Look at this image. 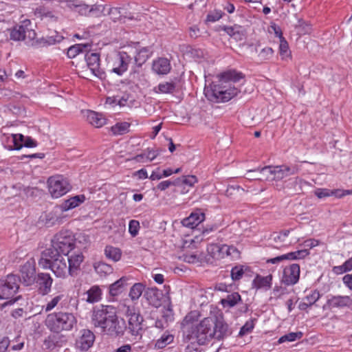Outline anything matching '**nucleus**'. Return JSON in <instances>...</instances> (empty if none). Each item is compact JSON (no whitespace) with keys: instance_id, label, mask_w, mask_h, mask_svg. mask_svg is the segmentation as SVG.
<instances>
[{"instance_id":"nucleus-1","label":"nucleus","mask_w":352,"mask_h":352,"mask_svg":"<svg viewBox=\"0 0 352 352\" xmlns=\"http://www.w3.org/2000/svg\"><path fill=\"white\" fill-rule=\"evenodd\" d=\"M214 319L205 318L197 323L192 313L186 316L181 323L182 339L184 342H191L198 345L205 344L213 338Z\"/></svg>"},{"instance_id":"nucleus-2","label":"nucleus","mask_w":352,"mask_h":352,"mask_svg":"<svg viewBox=\"0 0 352 352\" xmlns=\"http://www.w3.org/2000/svg\"><path fill=\"white\" fill-rule=\"evenodd\" d=\"M242 78H243V74L235 70L223 72L219 76L217 83L213 82L205 87V96L212 102H228L239 93L238 88L232 84Z\"/></svg>"},{"instance_id":"nucleus-3","label":"nucleus","mask_w":352,"mask_h":352,"mask_svg":"<svg viewBox=\"0 0 352 352\" xmlns=\"http://www.w3.org/2000/svg\"><path fill=\"white\" fill-rule=\"evenodd\" d=\"M91 322L101 332L114 337L122 336L126 329L124 320L119 319L114 307L109 305L95 308L91 315Z\"/></svg>"},{"instance_id":"nucleus-4","label":"nucleus","mask_w":352,"mask_h":352,"mask_svg":"<svg viewBox=\"0 0 352 352\" xmlns=\"http://www.w3.org/2000/svg\"><path fill=\"white\" fill-rule=\"evenodd\" d=\"M74 249V239L68 230H61L52 239V245L43 252L44 259L54 257V254L68 255Z\"/></svg>"},{"instance_id":"nucleus-5","label":"nucleus","mask_w":352,"mask_h":352,"mask_svg":"<svg viewBox=\"0 0 352 352\" xmlns=\"http://www.w3.org/2000/svg\"><path fill=\"white\" fill-rule=\"evenodd\" d=\"M76 322V318L73 314L61 311L49 314L45 320L47 327L56 333L72 330Z\"/></svg>"},{"instance_id":"nucleus-6","label":"nucleus","mask_w":352,"mask_h":352,"mask_svg":"<svg viewBox=\"0 0 352 352\" xmlns=\"http://www.w3.org/2000/svg\"><path fill=\"white\" fill-rule=\"evenodd\" d=\"M38 265L43 268H50L58 278H65L67 274H69V267L66 258L60 254H54V257L45 260L42 253Z\"/></svg>"},{"instance_id":"nucleus-7","label":"nucleus","mask_w":352,"mask_h":352,"mask_svg":"<svg viewBox=\"0 0 352 352\" xmlns=\"http://www.w3.org/2000/svg\"><path fill=\"white\" fill-rule=\"evenodd\" d=\"M36 33L34 30L28 29L25 27V42L28 45L33 47H41L54 45L60 43L63 36L59 34L56 31L52 32V35H47L39 39H36Z\"/></svg>"},{"instance_id":"nucleus-8","label":"nucleus","mask_w":352,"mask_h":352,"mask_svg":"<svg viewBox=\"0 0 352 352\" xmlns=\"http://www.w3.org/2000/svg\"><path fill=\"white\" fill-rule=\"evenodd\" d=\"M48 190L52 197L58 198L70 190L68 181L62 175L51 177L47 180Z\"/></svg>"},{"instance_id":"nucleus-9","label":"nucleus","mask_w":352,"mask_h":352,"mask_svg":"<svg viewBox=\"0 0 352 352\" xmlns=\"http://www.w3.org/2000/svg\"><path fill=\"white\" fill-rule=\"evenodd\" d=\"M19 281V277L14 274H9L5 279L0 280V299L12 298L18 292Z\"/></svg>"},{"instance_id":"nucleus-10","label":"nucleus","mask_w":352,"mask_h":352,"mask_svg":"<svg viewBox=\"0 0 352 352\" xmlns=\"http://www.w3.org/2000/svg\"><path fill=\"white\" fill-rule=\"evenodd\" d=\"M132 57L126 52H119L113 59L111 72L122 76L127 69Z\"/></svg>"},{"instance_id":"nucleus-11","label":"nucleus","mask_w":352,"mask_h":352,"mask_svg":"<svg viewBox=\"0 0 352 352\" xmlns=\"http://www.w3.org/2000/svg\"><path fill=\"white\" fill-rule=\"evenodd\" d=\"M66 261L69 267V274L71 276H75L78 274L80 265L84 260V256L80 250L71 251L68 255Z\"/></svg>"},{"instance_id":"nucleus-12","label":"nucleus","mask_w":352,"mask_h":352,"mask_svg":"<svg viewBox=\"0 0 352 352\" xmlns=\"http://www.w3.org/2000/svg\"><path fill=\"white\" fill-rule=\"evenodd\" d=\"M85 60L88 68L95 76L101 80L106 78L105 72L100 67V56L98 54H87Z\"/></svg>"},{"instance_id":"nucleus-13","label":"nucleus","mask_w":352,"mask_h":352,"mask_svg":"<svg viewBox=\"0 0 352 352\" xmlns=\"http://www.w3.org/2000/svg\"><path fill=\"white\" fill-rule=\"evenodd\" d=\"M299 276L300 266L294 263L284 269L282 282L286 285H293L298 281Z\"/></svg>"},{"instance_id":"nucleus-14","label":"nucleus","mask_w":352,"mask_h":352,"mask_svg":"<svg viewBox=\"0 0 352 352\" xmlns=\"http://www.w3.org/2000/svg\"><path fill=\"white\" fill-rule=\"evenodd\" d=\"M36 269L33 262L28 261L21 268V275L23 283L28 286L36 280Z\"/></svg>"},{"instance_id":"nucleus-15","label":"nucleus","mask_w":352,"mask_h":352,"mask_svg":"<svg viewBox=\"0 0 352 352\" xmlns=\"http://www.w3.org/2000/svg\"><path fill=\"white\" fill-rule=\"evenodd\" d=\"M63 212L59 206L54 207L52 211L45 214L44 220L45 225L50 227L61 224L65 217Z\"/></svg>"},{"instance_id":"nucleus-16","label":"nucleus","mask_w":352,"mask_h":352,"mask_svg":"<svg viewBox=\"0 0 352 352\" xmlns=\"http://www.w3.org/2000/svg\"><path fill=\"white\" fill-rule=\"evenodd\" d=\"M298 168L296 166H274V181H280L288 176L297 173Z\"/></svg>"},{"instance_id":"nucleus-17","label":"nucleus","mask_w":352,"mask_h":352,"mask_svg":"<svg viewBox=\"0 0 352 352\" xmlns=\"http://www.w3.org/2000/svg\"><path fill=\"white\" fill-rule=\"evenodd\" d=\"M314 195L319 199L331 196H334L337 198H342L346 195H352V190H330L328 188H317L314 192Z\"/></svg>"},{"instance_id":"nucleus-18","label":"nucleus","mask_w":352,"mask_h":352,"mask_svg":"<svg viewBox=\"0 0 352 352\" xmlns=\"http://www.w3.org/2000/svg\"><path fill=\"white\" fill-rule=\"evenodd\" d=\"M144 297L151 305L159 307L162 305L163 294L156 287H149L145 289Z\"/></svg>"},{"instance_id":"nucleus-19","label":"nucleus","mask_w":352,"mask_h":352,"mask_svg":"<svg viewBox=\"0 0 352 352\" xmlns=\"http://www.w3.org/2000/svg\"><path fill=\"white\" fill-rule=\"evenodd\" d=\"M143 317L139 314H133L129 317V325L127 329L129 332L133 336H141L142 331V323Z\"/></svg>"},{"instance_id":"nucleus-20","label":"nucleus","mask_w":352,"mask_h":352,"mask_svg":"<svg viewBox=\"0 0 352 352\" xmlns=\"http://www.w3.org/2000/svg\"><path fill=\"white\" fill-rule=\"evenodd\" d=\"M35 281L38 287V290L41 294L45 295L50 292L53 279L49 274H38Z\"/></svg>"},{"instance_id":"nucleus-21","label":"nucleus","mask_w":352,"mask_h":352,"mask_svg":"<svg viewBox=\"0 0 352 352\" xmlns=\"http://www.w3.org/2000/svg\"><path fill=\"white\" fill-rule=\"evenodd\" d=\"M94 334L88 329L82 331V335L76 341V346L81 351H87L94 344Z\"/></svg>"},{"instance_id":"nucleus-22","label":"nucleus","mask_w":352,"mask_h":352,"mask_svg":"<svg viewBox=\"0 0 352 352\" xmlns=\"http://www.w3.org/2000/svg\"><path fill=\"white\" fill-rule=\"evenodd\" d=\"M258 172V175L251 176L250 179L274 181V166H267L261 168L250 170L248 173Z\"/></svg>"},{"instance_id":"nucleus-23","label":"nucleus","mask_w":352,"mask_h":352,"mask_svg":"<svg viewBox=\"0 0 352 352\" xmlns=\"http://www.w3.org/2000/svg\"><path fill=\"white\" fill-rule=\"evenodd\" d=\"M170 69V61L166 58H159L154 60L152 65L153 71L159 75L167 74Z\"/></svg>"},{"instance_id":"nucleus-24","label":"nucleus","mask_w":352,"mask_h":352,"mask_svg":"<svg viewBox=\"0 0 352 352\" xmlns=\"http://www.w3.org/2000/svg\"><path fill=\"white\" fill-rule=\"evenodd\" d=\"M213 330L215 331L213 337L218 340L223 339L231 333L228 325L221 320L214 319Z\"/></svg>"},{"instance_id":"nucleus-25","label":"nucleus","mask_w":352,"mask_h":352,"mask_svg":"<svg viewBox=\"0 0 352 352\" xmlns=\"http://www.w3.org/2000/svg\"><path fill=\"white\" fill-rule=\"evenodd\" d=\"M85 201V196L84 195H79L72 197L63 202L59 206L63 212L73 209L78 206L80 204Z\"/></svg>"},{"instance_id":"nucleus-26","label":"nucleus","mask_w":352,"mask_h":352,"mask_svg":"<svg viewBox=\"0 0 352 352\" xmlns=\"http://www.w3.org/2000/svg\"><path fill=\"white\" fill-rule=\"evenodd\" d=\"M87 120L92 126L96 128L102 127L107 122L104 115L93 111H87Z\"/></svg>"},{"instance_id":"nucleus-27","label":"nucleus","mask_w":352,"mask_h":352,"mask_svg":"<svg viewBox=\"0 0 352 352\" xmlns=\"http://www.w3.org/2000/svg\"><path fill=\"white\" fill-rule=\"evenodd\" d=\"M331 307H344L352 306V299L348 296H333L327 301Z\"/></svg>"},{"instance_id":"nucleus-28","label":"nucleus","mask_w":352,"mask_h":352,"mask_svg":"<svg viewBox=\"0 0 352 352\" xmlns=\"http://www.w3.org/2000/svg\"><path fill=\"white\" fill-rule=\"evenodd\" d=\"M205 219V214L201 212H192L191 214L182 221L184 226L194 228L198 226Z\"/></svg>"},{"instance_id":"nucleus-29","label":"nucleus","mask_w":352,"mask_h":352,"mask_svg":"<svg viewBox=\"0 0 352 352\" xmlns=\"http://www.w3.org/2000/svg\"><path fill=\"white\" fill-rule=\"evenodd\" d=\"M272 280V276L268 275L266 276H261L260 275H256L254 279L253 280L252 285L253 287L256 289H270L271 287Z\"/></svg>"},{"instance_id":"nucleus-30","label":"nucleus","mask_w":352,"mask_h":352,"mask_svg":"<svg viewBox=\"0 0 352 352\" xmlns=\"http://www.w3.org/2000/svg\"><path fill=\"white\" fill-rule=\"evenodd\" d=\"M127 278L123 276L109 286V294L111 296H116L121 294L126 285Z\"/></svg>"},{"instance_id":"nucleus-31","label":"nucleus","mask_w":352,"mask_h":352,"mask_svg":"<svg viewBox=\"0 0 352 352\" xmlns=\"http://www.w3.org/2000/svg\"><path fill=\"white\" fill-rule=\"evenodd\" d=\"M91 47L90 43H79L71 46L67 52V56L69 58H75L79 53L86 52Z\"/></svg>"},{"instance_id":"nucleus-32","label":"nucleus","mask_w":352,"mask_h":352,"mask_svg":"<svg viewBox=\"0 0 352 352\" xmlns=\"http://www.w3.org/2000/svg\"><path fill=\"white\" fill-rule=\"evenodd\" d=\"M64 337L60 335L50 336L44 342L45 345L47 349H54L56 347H60L65 342Z\"/></svg>"},{"instance_id":"nucleus-33","label":"nucleus","mask_w":352,"mask_h":352,"mask_svg":"<svg viewBox=\"0 0 352 352\" xmlns=\"http://www.w3.org/2000/svg\"><path fill=\"white\" fill-rule=\"evenodd\" d=\"M289 230H283L279 233H274L271 235L270 239L276 243V245H286L291 243L288 242L287 238L289 234Z\"/></svg>"},{"instance_id":"nucleus-34","label":"nucleus","mask_w":352,"mask_h":352,"mask_svg":"<svg viewBox=\"0 0 352 352\" xmlns=\"http://www.w3.org/2000/svg\"><path fill=\"white\" fill-rule=\"evenodd\" d=\"M144 290L145 291V285L142 283H135L129 291V296L132 301L138 300L142 296Z\"/></svg>"},{"instance_id":"nucleus-35","label":"nucleus","mask_w":352,"mask_h":352,"mask_svg":"<svg viewBox=\"0 0 352 352\" xmlns=\"http://www.w3.org/2000/svg\"><path fill=\"white\" fill-rule=\"evenodd\" d=\"M241 300V296L237 292L228 294L225 298L221 299V303L224 307H232Z\"/></svg>"},{"instance_id":"nucleus-36","label":"nucleus","mask_w":352,"mask_h":352,"mask_svg":"<svg viewBox=\"0 0 352 352\" xmlns=\"http://www.w3.org/2000/svg\"><path fill=\"white\" fill-rule=\"evenodd\" d=\"M10 39L13 41L25 40V27L19 25L14 27L10 32Z\"/></svg>"},{"instance_id":"nucleus-37","label":"nucleus","mask_w":352,"mask_h":352,"mask_svg":"<svg viewBox=\"0 0 352 352\" xmlns=\"http://www.w3.org/2000/svg\"><path fill=\"white\" fill-rule=\"evenodd\" d=\"M176 88V84L174 82H163L160 83L157 87L155 88L156 92L162 94H173Z\"/></svg>"},{"instance_id":"nucleus-38","label":"nucleus","mask_w":352,"mask_h":352,"mask_svg":"<svg viewBox=\"0 0 352 352\" xmlns=\"http://www.w3.org/2000/svg\"><path fill=\"white\" fill-rule=\"evenodd\" d=\"M87 301L90 303H94L100 300L101 289L98 286H93L87 292Z\"/></svg>"},{"instance_id":"nucleus-39","label":"nucleus","mask_w":352,"mask_h":352,"mask_svg":"<svg viewBox=\"0 0 352 352\" xmlns=\"http://www.w3.org/2000/svg\"><path fill=\"white\" fill-rule=\"evenodd\" d=\"M224 31L235 41H242L243 39V34L239 26L225 27Z\"/></svg>"},{"instance_id":"nucleus-40","label":"nucleus","mask_w":352,"mask_h":352,"mask_svg":"<svg viewBox=\"0 0 352 352\" xmlns=\"http://www.w3.org/2000/svg\"><path fill=\"white\" fill-rule=\"evenodd\" d=\"M105 255L113 261H118L121 258V251L119 248L107 246L104 250Z\"/></svg>"},{"instance_id":"nucleus-41","label":"nucleus","mask_w":352,"mask_h":352,"mask_svg":"<svg viewBox=\"0 0 352 352\" xmlns=\"http://www.w3.org/2000/svg\"><path fill=\"white\" fill-rule=\"evenodd\" d=\"M274 54V50L272 48L267 47L263 48L258 52L257 55V60L260 63L265 62L270 60Z\"/></svg>"},{"instance_id":"nucleus-42","label":"nucleus","mask_w":352,"mask_h":352,"mask_svg":"<svg viewBox=\"0 0 352 352\" xmlns=\"http://www.w3.org/2000/svg\"><path fill=\"white\" fill-rule=\"evenodd\" d=\"M248 267L244 265H236L231 270V278L233 280H239L242 277Z\"/></svg>"},{"instance_id":"nucleus-43","label":"nucleus","mask_w":352,"mask_h":352,"mask_svg":"<svg viewBox=\"0 0 352 352\" xmlns=\"http://www.w3.org/2000/svg\"><path fill=\"white\" fill-rule=\"evenodd\" d=\"M148 57V50L146 48H143L138 52L135 56H134V60L138 67H141L142 64L146 61Z\"/></svg>"},{"instance_id":"nucleus-44","label":"nucleus","mask_w":352,"mask_h":352,"mask_svg":"<svg viewBox=\"0 0 352 352\" xmlns=\"http://www.w3.org/2000/svg\"><path fill=\"white\" fill-rule=\"evenodd\" d=\"M280 38V45L279 50L280 54L282 56V58H287L290 56V51L289 50V45L287 42L282 36V32H280L279 35Z\"/></svg>"},{"instance_id":"nucleus-45","label":"nucleus","mask_w":352,"mask_h":352,"mask_svg":"<svg viewBox=\"0 0 352 352\" xmlns=\"http://www.w3.org/2000/svg\"><path fill=\"white\" fill-rule=\"evenodd\" d=\"M173 341V336L169 333H164L160 339L156 341L155 347L163 349L167 344Z\"/></svg>"},{"instance_id":"nucleus-46","label":"nucleus","mask_w":352,"mask_h":352,"mask_svg":"<svg viewBox=\"0 0 352 352\" xmlns=\"http://www.w3.org/2000/svg\"><path fill=\"white\" fill-rule=\"evenodd\" d=\"M129 126L128 122L118 123L111 127V131L115 135H122L128 132Z\"/></svg>"},{"instance_id":"nucleus-47","label":"nucleus","mask_w":352,"mask_h":352,"mask_svg":"<svg viewBox=\"0 0 352 352\" xmlns=\"http://www.w3.org/2000/svg\"><path fill=\"white\" fill-rule=\"evenodd\" d=\"M302 336V333L300 331L298 332H292L287 333L286 335L283 336L278 340L279 343H283L285 342H293L296 340L300 339Z\"/></svg>"},{"instance_id":"nucleus-48","label":"nucleus","mask_w":352,"mask_h":352,"mask_svg":"<svg viewBox=\"0 0 352 352\" xmlns=\"http://www.w3.org/2000/svg\"><path fill=\"white\" fill-rule=\"evenodd\" d=\"M95 270L98 274H109L112 273L113 268L111 265L104 263H98L94 266Z\"/></svg>"},{"instance_id":"nucleus-49","label":"nucleus","mask_w":352,"mask_h":352,"mask_svg":"<svg viewBox=\"0 0 352 352\" xmlns=\"http://www.w3.org/2000/svg\"><path fill=\"white\" fill-rule=\"evenodd\" d=\"M159 152L155 150L148 149L145 153L136 155L135 159L140 162L142 159L146 158L149 161L153 160L157 155Z\"/></svg>"},{"instance_id":"nucleus-50","label":"nucleus","mask_w":352,"mask_h":352,"mask_svg":"<svg viewBox=\"0 0 352 352\" xmlns=\"http://www.w3.org/2000/svg\"><path fill=\"white\" fill-rule=\"evenodd\" d=\"M244 192V189L239 186H228L226 190L225 195L230 198H233L239 195H241Z\"/></svg>"},{"instance_id":"nucleus-51","label":"nucleus","mask_w":352,"mask_h":352,"mask_svg":"<svg viewBox=\"0 0 352 352\" xmlns=\"http://www.w3.org/2000/svg\"><path fill=\"white\" fill-rule=\"evenodd\" d=\"M309 254V251L307 249L298 250L287 253L289 260H296L303 258Z\"/></svg>"},{"instance_id":"nucleus-52","label":"nucleus","mask_w":352,"mask_h":352,"mask_svg":"<svg viewBox=\"0 0 352 352\" xmlns=\"http://www.w3.org/2000/svg\"><path fill=\"white\" fill-rule=\"evenodd\" d=\"M254 323L253 320L247 321L245 324L241 328L239 336L242 337L250 333L254 329Z\"/></svg>"},{"instance_id":"nucleus-53","label":"nucleus","mask_w":352,"mask_h":352,"mask_svg":"<svg viewBox=\"0 0 352 352\" xmlns=\"http://www.w3.org/2000/svg\"><path fill=\"white\" fill-rule=\"evenodd\" d=\"M25 137L22 134H14L12 135V141L15 150H19L23 147V144L25 140Z\"/></svg>"},{"instance_id":"nucleus-54","label":"nucleus","mask_w":352,"mask_h":352,"mask_svg":"<svg viewBox=\"0 0 352 352\" xmlns=\"http://www.w3.org/2000/svg\"><path fill=\"white\" fill-rule=\"evenodd\" d=\"M320 298V294L318 291H312L311 293L304 298L303 300H306L307 305L311 306Z\"/></svg>"},{"instance_id":"nucleus-55","label":"nucleus","mask_w":352,"mask_h":352,"mask_svg":"<svg viewBox=\"0 0 352 352\" xmlns=\"http://www.w3.org/2000/svg\"><path fill=\"white\" fill-rule=\"evenodd\" d=\"M64 295L60 294L53 298L45 306V311H50L53 309L58 303L63 298Z\"/></svg>"},{"instance_id":"nucleus-56","label":"nucleus","mask_w":352,"mask_h":352,"mask_svg":"<svg viewBox=\"0 0 352 352\" xmlns=\"http://www.w3.org/2000/svg\"><path fill=\"white\" fill-rule=\"evenodd\" d=\"M140 228V223L136 220H131L129 225V233L133 236H135Z\"/></svg>"},{"instance_id":"nucleus-57","label":"nucleus","mask_w":352,"mask_h":352,"mask_svg":"<svg viewBox=\"0 0 352 352\" xmlns=\"http://www.w3.org/2000/svg\"><path fill=\"white\" fill-rule=\"evenodd\" d=\"M179 182V179H177V181H175V182H170L169 180L163 181V182H160L157 186V188L160 190H165L166 188H168V187H170L172 185H173V186L177 185Z\"/></svg>"},{"instance_id":"nucleus-58","label":"nucleus","mask_w":352,"mask_h":352,"mask_svg":"<svg viewBox=\"0 0 352 352\" xmlns=\"http://www.w3.org/2000/svg\"><path fill=\"white\" fill-rule=\"evenodd\" d=\"M109 14L111 19L116 21L121 17V10L118 8H111L109 9Z\"/></svg>"},{"instance_id":"nucleus-59","label":"nucleus","mask_w":352,"mask_h":352,"mask_svg":"<svg viewBox=\"0 0 352 352\" xmlns=\"http://www.w3.org/2000/svg\"><path fill=\"white\" fill-rule=\"evenodd\" d=\"M77 12L82 15H86L88 13L93 12V7H90L88 5H78L76 6Z\"/></svg>"},{"instance_id":"nucleus-60","label":"nucleus","mask_w":352,"mask_h":352,"mask_svg":"<svg viewBox=\"0 0 352 352\" xmlns=\"http://www.w3.org/2000/svg\"><path fill=\"white\" fill-rule=\"evenodd\" d=\"M201 258L197 254H186L184 255V261L189 263H195Z\"/></svg>"},{"instance_id":"nucleus-61","label":"nucleus","mask_w":352,"mask_h":352,"mask_svg":"<svg viewBox=\"0 0 352 352\" xmlns=\"http://www.w3.org/2000/svg\"><path fill=\"white\" fill-rule=\"evenodd\" d=\"M222 16V14L221 12H214L210 13L207 15V21L210 22H215L218 20H219Z\"/></svg>"},{"instance_id":"nucleus-62","label":"nucleus","mask_w":352,"mask_h":352,"mask_svg":"<svg viewBox=\"0 0 352 352\" xmlns=\"http://www.w3.org/2000/svg\"><path fill=\"white\" fill-rule=\"evenodd\" d=\"M197 182V177L194 175L184 177L182 179V184L192 186Z\"/></svg>"},{"instance_id":"nucleus-63","label":"nucleus","mask_w":352,"mask_h":352,"mask_svg":"<svg viewBox=\"0 0 352 352\" xmlns=\"http://www.w3.org/2000/svg\"><path fill=\"white\" fill-rule=\"evenodd\" d=\"M10 345V340L8 337L0 339V352H6Z\"/></svg>"},{"instance_id":"nucleus-64","label":"nucleus","mask_w":352,"mask_h":352,"mask_svg":"<svg viewBox=\"0 0 352 352\" xmlns=\"http://www.w3.org/2000/svg\"><path fill=\"white\" fill-rule=\"evenodd\" d=\"M285 260H289V256H287V254H283V255L268 259L267 262L272 263V264H275V263H278L285 261Z\"/></svg>"}]
</instances>
